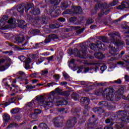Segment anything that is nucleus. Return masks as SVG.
I'll use <instances>...</instances> for the list:
<instances>
[{"mask_svg": "<svg viewBox=\"0 0 129 129\" xmlns=\"http://www.w3.org/2000/svg\"><path fill=\"white\" fill-rule=\"evenodd\" d=\"M54 103H55L56 106H59V105H66L68 102L67 101H62L61 98H54L53 100L49 94L46 95L45 97L43 95H40L35 97L30 102L28 103L26 107L30 111L33 110L32 108L37 107L38 105L44 106L45 109H48L49 108L53 106Z\"/></svg>", "mask_w": 129, "mask_h": 129, "instance_id": "obj_1", "label": "nucleus"}, {"mask_svg": "<svg viewBox=\"0 0 129 129\" xmlns=\"http://www.w3.org/2000/svg\"><path fill=\"white\" fill-rule=\"evenodd\" d=\"M108 36L110 37V41L111 43H112L109 44V46H108L109 53L112 56H115V55H117L118 52H119L118 47H120V46L123 45V41L119 40V39H120V34L118 32H113L111 34H109ZM112 44L116 46V47H114Z\"/></svg>", "mask_w": 129, "mask_h": 129, "instance_id": "obj_2", "label": "nucleus"}, {"mask_svg": "<svg viewBox=\"0 0 129 129\" xmlns=\"http://www.w3.org/2000/svg\"><path fill=\"white\" fill-rule=\"evenodd\" d=\"M0 27L1 30H8L10 28L14 29L17 27V22L15 19L12 18L9 20L8 17L3 16L0 20Z\"/></svg>", "mask_w": 129, "mask_h": 129, "instance_id": "obj_3", "label": "nucleus"}, {"mask_svg": "<svg viewBox=\"0 0 129 129\" xmlns=\"http://www.w3.org/2000/svg\"><path fill=\"white\" fill-rule=\"evenodd\" d=\"M82 13V9L80 7H73L72 10H69L63 13V14H69L71 16H75Z\"/></svg>", "mask_w": 129, "mask_h": 129, "instance_id": "obj_4", "label": "nucleus"}, {"mask_svg": "<svg viewBox=\"0 0 129 129\" xmlns=\"http://www.w3.org/2000/svg\"><path fill=\"white\" fill-rule=\"evenodd\" d=\"M103 95H106V99L108 100H113L114 93L113 90L110 88H106L104 90Z\"/></svg>", "mask_w": 129, "mask_h": 129, "instance_id": "obj_5", "label": "nucleus"}, {"mask_svg": "<svg viewBox=\"0 0 129 129\" xmlns=\"http://www.w3.org/2000/svg\"><path fill=\"white\" fill-rule=\"evenodd\" d=\"M7 62L5 65H3L4 63H5V59L4 58L0 59V71H5V70H7L10 66L11 65V58H7Z\"/></svg>", "mask_w": 129, "mask_h": 129, "instance_id": "obj_6", "label": "nucleus"}, {"mask_svg": "<svg viewBox=\"0 0 129 129\" xmlns=\"http://www.w3.org/2000/svg\"><path fill=\"white\" fill-rule=\"evenodd\" d=\"M75 56H78L82 59H86L87 58V50L85 49L84 50H80L79 51L76 50V53H74Z\"/></svg>", "mask_w": 129, "mask_h": 129, "instance_id": "obj_7", "label": "nucleus"}, {"mask_svg": "<svg viewBox=\"0 0 129 129\" xmlns=\"http://www.w3.org/2000/svg\"><path fill=\"white\" fill-rule=\"evenodd\" d=\"M32 8V5L30 4H27L23 7V6H19V8L17 9L18 12L20 13L21 15L24 13V9H25V11L26 13H28V11L30 10Z\"/></svg>", "mask_w": 129, "mask_h": 129, "instance_id": "obj_8", "label": "nucleus"}, {"mask_svg": "<svg viewBox=\"0 0 129 129\" xmlns=\"http://www.w3.org/2000/svg\"><path fill=\"white\" fill-rule=\"evenodd\" d=\"M98 8H100L101 7V9H103L101 13L99 14V17H101L102 15H107L108 13H109V11L107 10L108 8L107 5H99Z\"/></svg>", "mask_w": 129, "mask_h": 129, "instance_id": "obj_9", "label": "nucleus"}, {"mask_svg": "<svg viewBox=\"0 0 129 129\" xmlns=\"http://www.w3.org/2000/svg\"><path fill=\"white\" fill-rule=\"evenodd\" d=\"M109 44L110 43H105V44H103L100 42V41H98L97 45H98V50H99V49H100L101 50H104L105 49H106V48H107L106 46H107V45L109 46Z\"/></svg>", "mask_w": 129, "mask_h": 129, "instance_id": "obj_10", "label": "nucleus"}, {"mask_svg": "<svg viewBox=\"0 0 129 129\" xmlns=\"http://www.w3.org/2000/svg\"><path fill=\"white\" fill-rule=\"evenodd\" d=\"M53 122L55 126H60V124L62 122V118L61 117H57L53 119Z\"/></svg>", "mask_w": 129, "mask_h": 129, "instance_id": "obj_11", "label": "nucleus"}, {"mask_svg": "<svg viewBox=\"0 0 129 129\" xmlns=\"http://www.w3.org/2000/svg\"><path fill=\"white\" fill-rule=\"evenodd\" d=\"M58 38V36L56 34H51L45 40H44V43L45 44H47V43H49V42H51V40L52 39H57Z\"/></svg>", "mask_w": 129, "mask_h": 129, "instance_id": "obj_12", "label": "nucleus"}, {"mask_svg": "<svg viewBox=\"0 0 129 129\" xmlns=\"http://www.w3.org/2000/svg\"><path fill=\"white\" fill-rule=\"evenodd\" d=\"M75 123H76V117H74L73 118L69 120L67 122V124L68 126H74Z\"/></svg>", "mask_w": 129, "mask_h": 129, "instance_id": "obj_13", "label": "nucleus"}, {"mask_svg": "<svg viewBox=\"0 0 129 129\" xmlns=\"http://www.w3.org/2000/svg\"><path fill=\"white\" fill-rule=\"evenodd\" d=\"M116 93L117 95L115 96V98H117V99H120L122 96V94H123V88H121L119 89Z\"/></svg>", "mask_w": 129, "mask_h": 129, "instance_id": "obj_14", "label": "nucleus"}, {"mask_svg": "<svg viewBox=\"0 0 129 129\" xmlns=\"http://www.w3.org/2000/svg\"><path fill=\"white\" fill-rule=\"evenodd\" d=\"M9 89L10 90V91L9 92V93L10 95H15L18 91H19V88H16V87H9Z\"/></svg>", "mask_w": 129, "mask_h": 129, "instance_id": "obj_15", "label": "nucleus"}, {"mask_svg": "<svg viewBox=\"0 0 129 129\" xmlns=\"http://www.w3.org/2000/svg\"><path fill=\"white\" fill-rule=\"evenodd\" d=\"M89 102H90V100L88 97H84L81 99V103H83V104H87V105H88Z\"/></svg>", "mask_w": 129, "mask_h": 129, "instance_id": "obj_16", "label": "nucleus"}, {"mask_svg": "<svg viewBox=\"0 0 129 129\" xmlns=\"http://www.w3.org/2000/svg\"><path fill=\"white\" fill-rule=\"evenodd\" d=\"M31 59L30 58H27L25 60V69H26L27 70H29V69H31V66H30L29 65V64H30V63H31Z\"/></svg>", "mask_w": 129, "mask_h": 129, "instance_id": "obj_17", "label": "nucleus"}, {"mask_svg": "<svg viewBox=\"0 0 129 129\" xmlns=\"http://www.w3.org/2000/svg\"><path fill=\"white\" fill-rule=\"evenodd\" d=\"M20 75L19 77H22V78H24V80L26 79V74L24 73V72L19 71L16 75L14 74V77L16 78V76H19Z\"/></svg>", "mask_w": 129, "mask_h": 129, "instance_id": "obj_18", "label": "nucleus"}, {"mask_svg": "<svg viewBox=\"0 0 129 129\" xmlns=\"http://www.w3.org/2000/svg\"><path fill=\"white\" fill-rule=\"evenodd\" d=\"M18 27H19V28H21V29H24V28H26L27 27V24L24 25V24H25V21L24 20H20V21H18Z\"/></svg>", "mask_w": 129, "mask_h": 129, "instance_id": "obj_19", "label": "nucleus"}, {"mask_svg": "<svg viewBox=\"0 0 129 129\" xmlns=\"http://www.w3.org/2000/svg\"><path fill=\"white\" fill-rule=\"evenodd\" d=\"M24 79H25L22 78V77H18V78H16L15 79L13 80L12 84H16L17 82H20V81H24Z\"/></svg>", "mask_w": 129, "mask_h": 129, "instance_id": "obj_20", "label": "nucleus"}, {"mask_svg": "<svg viewBox=\"0 0 129 129\" xmlns=\"http://www.w3.org/2000/svg\"><path fill=\"white\" fill-rule=\"evenodd\" d=\"M16 41L17 43H23L25 41V37L23 36H17L16 38Z\"/></svg>", "mask_w": 129, "mask_h": 129, "instance_id": "obj_21", "label": "nucleus"}, {"mask_svg": "<svg viewBox=\"0 0 129 129\" xmlns=\"http://www.w3.org/2000/svg\"><path fill=\"white\" fill-rule=\"evenodd\" d=\"M90 48L94 51H96L98 50V45H97V43L96 44L94 43H91L90 44Z\"/></svg>", "mask_w": 129, "mask_h": 129, "instance_id": "obj_22", "label": "nucleus"}, {"mask_svg": "<svg viewBox=\"0 0 129 129\" xmlns=\"http://www.w3.org/2000/svg\"><path fill=\"white\" fill-rule=\"evenodd\" d=\"M93 111L95 113H100L101 112H104V110L101 108H95L93 109Z\"/></svg>", "mask_w": 129, "mask_h": 129, "instance_id": "obj_23", "label": "nucleus"}, {"mask_svg": "<svg viewBox=\"0 0 129 129\" xmlns=\"http://www.w3.org/2000/svg\"><path fill=\"white\" fill-rule=\"evenodd\" d=\"M94 56L97 59H102L103 58V54L101 52L95 53Z\"/></svg>", "mask_w": 129, "mask_h": 129, "instance_id": "obj_24", "label": "nucleus"}, {"mask_svg": "<svg viewBox=\"0 0 129 129\" xmlns=\"http://www.w3.org/2000/svg\"><path fill=\"white\" fill-rule=\"evenodd\" d=\"M22 98H23V97H18L17 98L15 97L11 98V99H10L9 101V102H11V103H14V102H15L16 100H21Z\"/></svg>", "mask_w": 129, "mask_h": 129, "instance_id": "obj_25", "label": "nucleus"}, {"mask_svg": "<svg viewBox=\"0 0 129 129\" xmlns=\"http://www.w3.org/2000/svg\"><path fill=\"white\" fill-rule=\"evenodd\" d=\"M63 76L64 77V79L67 80V81H71L72 80V78L70 77L69 74L64 72L63 73Z\"/></svg>", "mask_w": 129, "mask_h": 129, "instance_id": "obj_26", "label": "nucleus"}, {"mask_svg": "<svg viewBox=\"0 0 129 129\" xmlns=\"http://www.w3.org/2000/svg\"><path fill=\"white\" fill-rule=\"evenodd\" d=\"M3 119L5 122H9V121L11 119V117L8 114H5L3 115Z\"/></svg>", "mask_w": 129, "mask_h": 129, "instance_id": "obj_27", "label": "nucleus"}, {"mask_svg": "<svg viewBox=\"0 0 129 129\" xmlns=\"http://www.w3.org/2000/svg\"><path fill=\"white\" fill-rule=\"evenodd\" d=\"M20 111V109L19 108H15L13 109L11 111V113L12 114H16V113H18Z\"/></svg>", "mask_w": 129, "mask_h": 129, "instance_id": "obj_28", "label": "nucleus"}, {"mask_svg": "<svg viewBox=\"0 0 129 129\" xmlns=\"http://www.w3.org/2000/svg\"><path fill=\"white\" fill-rule=\"evenodd\" d=\"M120 7H122V9H127V8H129V2H124Z\"/></svg>", "mask_w": 129, "mask_h": 129, "instance_id": "obj_29", "label": "nucleus"}, {"mask_svg": "<svg viewBox=\"0 0 129 129\" xmlns=\"http://www.w3.org/2000/svg\"><path fill=\"white\" fill-rule=\"evenodd\" d=\"M51 29H58V28H60V25L59 24H50L49 26Z\"/></svg>", "mask_w": 129, "mask_h": 129, "instance_id": "obj_30", "label": "nucleus"}, {"mask_svg": "<svg viewBox=\"0 0 129 129\" xmlns=\"http://www.w3.org/2000/svg\"><path fill=\"white\" fill-rule=\"evenodd\" d=\"M10 79H12L11 77H8L7 79H4L3 80V84H4L5 86H7V87L10 86V85H9V84L8 83V82H5V80H10Z\"/></svg>", "mask_w": 129, "mask_h": 129, "instance_id": "obj_31", "label": "nucleus"}, {"mask_svg": "<svg viewBox=\"0 0 129 129\" xmlns=\"http://www.w3.org/2000/svg\"><path fill=\"white\" fill-rule=\"evenodd\" d=\"M72 98L74 100H77L78 99V94L76 93H73L71 95Z\"/></svg>", "mask_w": 129, "mask_h": 129, "instance_id": "obj_32", "label": "nucleus"}, {"mask_svg": "<svg viewBox=\"0 0 129 129\" xmlns=\"http://www.w3.org/2000/svg\"><path fill=\"white\" fill-rule=\"evenodd\" d=\"M31 13H33V15H39L40 14V9L38 8L35 9L34 11L31 12Z\"/></svg>", "mask_w": 129, "mask_h": 129, "instance_id": "obj_33", "label": "nucleus"}, {"mask_svg": "<svg viewBox=\"0 0 129 129\" xmlns=\"http://www.w3.org/2000/svg\"><path fill=\"white\" fill-rule=\"evenodd\" d=\"M29 116L31 118H32V119H36V118L38 117V115L35 113L30 114Z\"/></svg>", "mask_w": 129, "mask_h": 129, "instance_id": "obj_34", "label": "nucleus"}, {"mask_svg": "<svg viewBox=\"0 0 129 129\" xmlns=\"http://www.w3.org/2000/svg\"><path fill=\"white\" fill-rule=\"evenodd\" d=\"M119 114H120L123 117H126V116L127 115V113L124 111H120Z\"/></svg>", "mask_w": 129, "mask_h": 129, "instance_id": "obj_35", "label": "nucleus"}, {"mask_svg": "<svg viewBox=\"0 0 129 129\" xmlns=\"http://www.w3.org/2000/svg\"><path fill=\"white\" fill-rule=\"evenodd\" d=\"M38 126L40 128L47 129V124H46L45 123L40 124Z\"/></svg>", "mask_w": 129, "mask_h": 129, "instance_id": "obj_36", "label": "nucleus"}, {"mask_svg": "<svg viewBox=\"0 0 129 129\" xmlns=\"http://www.w3.org/2000/svg\"><path fill=\"white\" fill-rule=\"evenodd\" d=\"M123 60L124 61L126 65H129V56H125L123 58Z\"/></svg>", "mask_w": 129, "mask_h": 129, "instance_id": "obj_37", "label": "nucleus"}, {"mask_svg": "<svg viewBox=\"0 0 129 129\" xmlns=\"http://www.w3.org/2000/svg\"><path fill=\"white\" fill-rule=\"evenodd\" d=\"M102 93V89H98L95 92V94L96 95H100Z\"/></svg>", "mask_w": 129, "mask_h": 129, "instance_id": "obj_38", "label": "nucleus"}, {"mask_svg": "<svg viewBox=\"0 0 129 129\" xmlns=\"http://www.w3.org/2000/svg\"><path fill=\"white\" fill-rule=\"evenodd\" d=\"M43 61H44V58L43 57L38 58L37 59V60L36 61V64L37 65H39V64H41V63H42V62H43Z\"/></svg>", "mask_w": 129, "mask_h": 129, "instance_id": "obj_39", "label": "nucleus"}, {"mask_svg": "<svg viewBox=\"0 0 129 129\" xmlns=\"http://www.w3.org/2000/svg\"><path fill=\"white\" fill-rule=\"evenodd\" d=\"M107 69V67L106 66V65H103L102 67H101L100 71L102 72V73H103L104 71L105 70H106Z\"/></svg>", "mask_w": 129, "mask_h": 129, "instance_id": "obj_40", "label": "nucleus"}, {"mask_svg": "<svg viewBox=\"0 0 129 129\" xmlns=\"http://www.w3.org/2000/svg\"><path fill=\"white\" fill-rule=\"evenodd\" d=\"M99 105H102V106H106V105H107V102L105 101H101L99 103Z\"/></svg>", "mask_w": 129, "mask_h": 129, "instance_id": "obj_41", "label": "nucleus"}, {"mask_svg": "<svg viewBox=\"0 0 129 129\" xmlns=\"http://www.w3.org/2000/svg\"><path fill=\"white\" fill-rule=\"evenodd\" d=\"M70 64H69V67L70 68L71 67V65H74V62H75V59H72L71 60L69 61Z\"/></svg>", "mask_w": 129, "mask_h": 129, "instance_id": "obj_42", "label": "nucleus"}, {"mask_svg": "<svg viewBox=\"0 0 129 129\" xmlns=\"http://www.w3.org/2000/svg\"><path fill=\"white\" fill-rule=\"evenodd\" d=\"M100 39L101 40V41H102V42H103L104 43H107L106 42H107V38L104 36H102L100 38Z\"/></svg>", "mask_w": 129, "mask_h": 129, "instance_id": "obj_43", "label": "nucleus"}, {"mask_svg": "<svg viewBox=\"0 0 129 129\" xmlns=\"http://www.w3.org/2000/svg\"><path fill=\"white\" fill-rule=\"evenodd\" d=\"M53 78L56 82L59 80V79H60V76L58 75H54L53 76Z\"/></svg>", "mask_w": 129, "mask_h": 129, "instance_id": "obj_44", "label": "nucleus"}, {"mask_svg": "<svg viewBox=\"0 0 129 129\" xmlns=\"http://www.w3.org/2000/svg\"><path fill=\"white\" fill-rule=\"evenodd\" d=\"M86 23L87 25H90V24H92V23H93V20L91 18H89L87 20Z\"/></svg>", "mask_w": 129, "mask_h": 129, "instance_id": "obj_45", "label": "nucleus"}, {"mask_svg": "<svg viewBox=\"0 0 129 129\" xmlns=\"http://www.w3.org/2000/svg\"><path fill=\"white\" fill-rule=\"evenodd\" d=\"M38 75H39L38 73H34L32 74L31 76L33 78H37V77H38Z\"/></svg>", "mask_w": 129, "mask_h": 129, "instance_id": "obj_46", "label": "nucleus"}, {"mask_svg": "<svg viewBox=\"0 0 129 129\" xmlns=\"http://www.w3.org/2000/svg\"><path fill=\"white\" fill-rule=\"evenodd\" d=\"M106 82H104V83H99L96 84H95V86H96V85L97 86H103V85H106Z\"/></svg>", "mask_w": 129, "mask_h": 129, "instance_id": "obj_47", "label": "nucleus"}, {"mask_svg": "<svg viewBox=\"0 0 129 129\" xmlns=\"http://www.w3.org/2000/svg\"><path fill=\"white\" fill-rule=\"evenodd\" d=\"M27 89H33V88H36V86H32L30 85H29L26 86Z\"/></svg>", "mask_w": 129, "mask_h": 129, "instance_id": "obj_48", "label": "nucleus"}, {"mask_svg": "<svg viewBox=\"0 0 129 129\" xmlns=\"http://www.w3.org/2000/svg\"><path fill=\"white\" fill-rule=\"evenodd\" d=\"M76 20H77L76 17H71L70 18V22H71V23H74V22H76Z\"/></svg>", "mask_w": 129, "mask_h": 129, "instance_id": "obj_49", "label": "nucleus"}, {"mask_svg": "<svg viewBox=\"0 0 129 129\" xmlns=\"http://www.w3.org/2000/svg\"><path fill=\"white\" fill-rule=\"evenodd\" d=\"M34 112L36 114V115H38V114H40V113H41V111L40 109H35L34 110Z\"/></svg>", "mask_w": 129, "mask_h": 129, "instance_id": "obj_50", "label": "nucleus"}, {"mask_svg": "<svg viewBox=\"0 0 129 129\" xmlns=\"http://www.w3.org/2000/svg\"><path fill=\"white\" fill-rule=\"evenodd\" d=\"M19 59L22 62H24L25 61V59H26V57L24 55H21L19 57Z\"/></svg>", "mask_w": 129, "mask_h": 129, "instance_id": "obj_51", "label": "nucleus"}, {"mask_svg": "<svg viewBox=\"0 0 129 129\" xmlns=\"http://www.w3.org/2000/svg\"><path fill=\"white\" fill-rule=\"evenodd\" d=\"M60 3V0H53L51 2L52 4H54V5H58Z\"/></svg>", "mask_w": 129, "mask_h": 129, "instance_id": "obj_52", "label": "nucleus"}, {"mask_svg": "<svg viewBox=\"0 0 129 129\" xmlns=\"http://www.w3.org/2000/svg\"><path fill=\"white\" fill-rule=\"evenodd\" d=\"M67 84H68V83H67V82L63 81L60 83V85H61V86H66Z\"/></svg>", "mask_w": 129, "mask_h": 129, "instance_id": "obj_53", "label": "nucleus"}, {"mask_svg": "<svg viewBox=\"0 0 129 129\" xmlns=\"http://www.w3.org/2000/svg\"><path fill=\"white\" fill-rule=\"evenodd\" d=\"M47 73H48V70L45 69V70L42 71L41 75H45V74H47Z\"/></svg>", "mask_w": 129, "mask_h": 129, "instance_id": "obj_54", "label": "nucleus"}, {"mask_svg": "<svg viewBox=\"0 0 129 129\" xmlns=\"http://www.w3.org/2000/svg\"><path fill=\"white\" fill-rule=\"evenodd\" d=\"M32 34H33V35H36V34L37 33H39V31L38 30H32Z\"/></svg>", "mask_w": 129, "mask_h": 129, "instance_id": "obj_55", "label": "nucleus"}, {"mask_svg": "<svg viewBox=\"0 0 129 129\" xmlns=\"http://www.w3.org/2000/svg\"><path fill=\"white\" fill-rule=\"evenodd\" d=\"M58 21H59V22H61V23H64V22H65V19L63 18H60L58 19Z\"/></svg>", "mask_w": 129, "mask_h": 129, "instance_id": "obj_56", "label": "nucleus"}, {"mask_svg": "<svg viewBox=\"0 0 129 129\" xmlns=\"http://www.w3.org/2000/svg\"><path fill=\"white\" fill-rule=\"evenodd\" d=\"M53 58H54V55L47 57V60L48 61H52L53 60Z\"/></svg>", "mask_w": 129, "mask_h": 129, "instance_id": "obj_57", "label": "nucleus"}, {"mask_svg": "<svg viewBox=\"0 0 129 129\" xmlns=\"http://www.w3.org/2000/svg\"><path fill=\"white\" fill-rule=\"evenodd\" d=\"M59 90H60V89L59 88H57L55 89L54 91H52V93H57V92H59Z\"/></svg>", "mask_w": 129, "mask_h": 129, "instance_id": "obj_58", "label": "nucleus"}, {"mask_svg": "<svg viewBox=\"0 0 129 129\" xmlns=\"http://www.w3.org/2000/svg\"><path fill=\"white\" fill-rule=\"evenodd\" d=\"M114 83H117V84H119V83H121V81H120V79H118L117 80L114 81Z\"/></svg>", "mask_w": 129, "mask_h": 129, "instance_id": "obj_59", "label": "nucleus"}, {"mask_svg": "<svg viewBox=\"0 0 129 129\" xmlns=\"http://www.w3.org/2000/svg\"><path fill=\"white\" fill-rule=\"evenodd\" d=\"M89 71V68H86L84 70V73H87Z\"/></svg>", "mask_w": 129, "mask_h": 129, "instance_id": "obj_60", "label": "nucleus"}, {"mask_svg": "<svg viewBox=\"0 0 129 129\" xmlns=\"http://www.w3.org/2000/svg\"><path fill=\"white\" fill-rule=\"evenodd\" d=\"M83 31H84V29H81L78 30L77 33H78L79 34H80V33H82V32H83Z\"/></svg>", "mask_w": 129, "mask_h": 129, "instance_id": "obj_61", "label": "nucleus"}, {"mask_svg": "<svg viewBox=\"0 0 129 129\" xmlns=\"http://www.w3.org/2000/svg\"><path fill=\"white\" fill-rule=\"evenodd\" d=\"M117 63L118 64V65H124V62L122 61H118L117 62Z\"/></svg>", "mask_w": 129, "mask_h": 129, "instance_id": "obj_62", "label": "nucleus"}, {"mask_svg": "<svg viewBox=\"0 0 129 129\" xmlns=\"http://www.w3.org/2000/svg\"><path fill=\"white\" fill-rule=\"evenodd\" d=\"M125 81H128L129 80V77L127 75H125L124 77Z\"/></svg>", "mask_w": 129, "mask_h": 129, "instance_id": "obj_63", "label": "nucleus"}, {"mask_svg": "<svg viewBox=\"0 0 129 129\" xmlns=\"http://www.w3.org/2000/svg\"><path fill=\"white\" fill-rule=\"evenodd\" d=\"M104 129H113V127L111 126H107L104 127Z\"/></svg>", "mask_w": 129, "mask_h": 129, "instance_id": "obj_64", "label": "nucleus"}]
</instances>
